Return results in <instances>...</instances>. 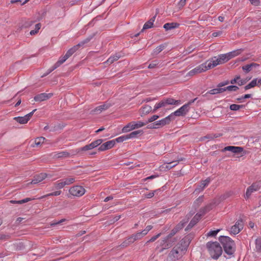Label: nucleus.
<instances>
[{
    "label": "nucleus",
    "instance_id": "obj_1",
    "mask_svg": "<svg viewBox=\"0 0 261 261\" xmlns=\"http://www.w3.org/2000/svg\"><path fill=\"white\" fill-rule=\"evenodd\" d=\"M190 244L188 238L181 240L171 250L167 256L168 261H176L179 259L186 252Z\"/></svg>",
    "mask_w": 261,
    "mask_h": 261
},
{
    "label": "nucleus",
    "instance_id": "obj_2",
    "mask_svg": "<svg viewBox=\"0 0 261 261\" xmlns=\"http://www.w3.org/2000/svg\"><path fill=\"white\" fill-rule=\"evenodd\" d=\"M216 205V201L213 200L211 203L206 205L204 207H203V208L201 209L199 213H197L191 221L190 223L189 224L187 227L188 229L191 228L193 226H194L200 219L202 215L212 210Z\"/></svg>",
    "mask_w": 261,
    "mask_h": 261
},
{
    "label": "nucleus",
    "instance_id": "obj_3",
    "mask_svg": "<svg viewBox=\"0 0 261 261\" xmlns=\"http://www.w3.org/2000/svg\"><path fill=\"white\" fill-rule=\"evenodd\" d=\"M219 241L222 244L225 253L229 255L232 254L235 250L234 242L228 237L221 236Z\"/></svg>",
    "mask_w": 261,
    "mask_h": 261
},
{
    "label": "nucleus",
    "instance_id": "obj_4",
    "mask_svg": "<svg viewBox=\"0 0 261 261\" xmlns=\"http://www.w3.org/2000/svg\"><path fill=\"white\" fill-rule=\"evenodd\" d=\"M206 247L211 256L214 259H217L222 254V249L219 243L215 242H208Z\"/></svg>",
    "mask_w": 261,
    "mask_h": 261
},
{
    "label": "nucleus",
    "instance_id": "obj_5",
    "mask_svg": "<svg viewBox=\"0 0 261 261\" xmlns=\"http://www.w3.org/2000/svg\"><path fill=\"white\" fill-rule=\"evenodd\" d=\"M227 59L224 54H221L218 56L211 58L205 62L209 70L214 68L217 65L227 62Z\"/></svg>",
    "mask_w": 261,
    "mask_h": 261
},
{
    "label": "nucleus",
    "instance_id": "obj_6",
    "mask_svg": "<svg viewBox=\"0 0 261 261\" xmlns=\"http://www.w3.org/2000/svg\"><path fill=\"white\" fill-rule=\"evenodd\" d=\"M180 101L175 100L172 98H164L160 102L156 103L154 106L152 112H155L159 109L161 108H165L168 105H178L180 104Z\"/></svg>",
    "mask_w": 261,
    "mask_h": 261
},
{
    "label": "nucleus",
    "instance_id": "obj_7",
    "mask_svg": "<svg viewBox=\"0 0 261 261\" xmlns=\"http://www.w3.org/2000/svg\"><path fill=\"white\" fill-rule=\"evenodd\" d=\"M68 192L70 195L69 197H80L85 193L86 190L83 186L76 185L71 187Z\"/></svg>",
    "mask_w": 261,
    "mask_h": 261
},
{
    "label": "nucleus",
    "instance_id": "obj_8",
    "mask_svg": "<svg viewBox=\"0 0 261 261\" xmlns=\"http://www.w3.org/2000/svg\"><path fill=\"white\" fill-rule=\"evenodd\" d=\"M195 100L196 98L185 104L177 110L172 113V116L173 115L176 116H185L189 112L190 106L193 103Z\"/></svg>",
    "mask_w": 261,
    "mask_h": 261
},
{
    "label": "nucleus",
    "instance_id": "obj_9",
    "mask_svg": "<svg viewBox=\"0 0 261 261\" xmlns=\"http://www.w3.org/2000/svg\"><path fill=\"white\" fill-rule=\"evenodd\" d=\"M208 70L206 62H204L190 70L187 73V75L192 76Z\"/></svg>",
    "mask_w": 261,
    "mask_h": 261
},
{
    "label": "nucleus",
    "instance_id": "obj_10",
    "mask_svg": "<svg viewBox=\"0 0 261 261\" xmlns=\"http://www.w3.org/2000/svg\"><path fill=\"white\" fill-rule=\"evenodd\" d=\"M79 153V150L75 151V150H71L70 151V152H68L66 151L56 152L54 153L53 156L54 158L56 159L66 158L76 155Z\"/></svg>",
    "mask_w": 261,
    "mask_h": 261
},
{
    "label": "nucleus",
    "instance_id": "obj_11",
    "mask_svg": "<svg viewBox=\"0 0 261 261\" xmlns=\"http://www.w3.org/2000/svg\"><path fill=\"white\" fill-rule=\"evenodd\" d=\"M169 237L168 236L164 239L158 242L157 248H160V252H163L164 250L170 248L172 246V243L169 241Z\"/></svg>",
    "mask_w": 261,
    "mask_h": 261
},
{
    "label": "nucleus",
    "instance_id": "obj_12",
    "mask_svg": "<svg viewBox=\"0 0 261 261\" xmlns=\"http://www.w3.org/2000/svg\"><path fill=\"white\" fill-rule=\"evenodd\" d=\"M244 223L242 220H238L230 228V232L234 235L239 233L243 228Z\"/></svg>",
    "mask_w": 261,
    "mask_h": 261
},
{
    "label": "nucleus",
    "instance_id": "obj_13",
    "mask_svg": "<svg viewBox=\"0 0 261 261\" xmlns=\"http://www.w3.org/2000/svg\"><path fill=\"white\" fill-rule=\"evenodd\" d=\"M171 117L172 114H170L168 116L159 121H156L155 123L153 124V126L151 127L153 128H159L160 126H163L169 124L171 121Z\"/></svg>",
    "mask_w": 261,
    "mask_h": 261
},
{
    "label": "nucleus",
    "instance_id": "obj_14",
    "mask_svg": "<svg viewBox=\"0 0 261 261\" xmlns=\"http://www.w3.org/2000/svg\"><path fill=\"white\" fill-rule=\"evenodd\" d=\"M36 111V109L34 110L33 111L30 112V113L27 114L23 117H16L13 119L17 122L20 124H25L27 123L29 120L31 119L32 116H33L34 113Z\"/></svg>",
    "mask_w": 261,
    "mask_h": 261
},
{
    "label": "nucleus",
    "instance_id": "obj_15",
    "mask_svg": "<svg viewBox=\"0 0 261 261\" xmlns=\"http://www.w3.org/2000/svg\"><path fill=\"white\" fill-rule=\"evenodd\" d=\"M260 187L256 184H253L250 186H249L246 190V193L244 195V198L245 199H248L252 194L258 190H259Z\"/></svg>",
    "mask_w": 261,
    "mask_h": 261
},
{
    "label": "nucleus",
    "instance_id": "obj_16",
    "mask_svg": "<svg viewBox=\"0 0 261 261\" xmlns=\"http://www.w3.org/2000/svg\"><path fill=\"white\" fill-rule=\"evenodd\" d=\"M89 40H87L84 41H82L80 43H79L76 45L74 46L70 49H69L66 53V54L64 55L66 58H67L68 59L72 55H73L79 48V47L83 46L85 43H87Z\"/></svg>",
    "mask_w": 261,
    "mask_h": 261
},
{
    "label": "nucleus",
    "instance_id": "obj_17",
    "mask_svg": "<svg viewBox=\"0 0 261 261\" xmlns=\"http://www.w3.org/2000/svg\"><path fill=\"white\" fill-rule=\"evenodd\" d=\"M115 144V140H110L101 144L98 148L99 151H103L113 148Z\"/></svg>",
    "mask_w": 261,
    "mask_h": 261
},
{
    "label": "nucleus",
    "instance_id": "obj_18",
    "mask_svg": "<svg viewBox=\"0 0 261 261\" xmlns=\"http://www.w3.org/2000/svg\"><path fill=\"white\" fill-rule=\"evenodd\" d=\"M47 177H51L50 175H48L45 173H40L34 177V178L30 182L31 184H36L42 181L43 179Z\"/></svg>",
    "mask_w": 261,
    "mask_h": 261
},
{
    "label": "nucleus",
    "instance_id": "obj_19",
    "mask_svg": "<svg viewBox=\"0 0 261 261\" xmlns=\"http://www.w3.org/2000/svg\"><path fill=\"white\" fill-rule=\"evenodd\" d=\"M243 150V148L242 147L239 146H228L225 147L223 149L222 151H231L234 153H241Z\"/></svg>",
    "mask_w": 261,
    "mask_h": 261
},
{
    "label": "nucleus",
    "instance_id": "obj_20",
    "mask_svg": "<svg viewBox=\"0 0 261 261\" xmlns=\"http://www.w3.org/2000/svg\"><path fill=\"white\" fill-rule=\"evenodd\" d=\"M52 96V93H42L35 96L34 100L36 101H42L50 98Z\"/></svg>",
    "mask_w": 261,
    "mask_h": 261
},
{
    "label": "nucleus",
    "instance_id": "obj_21",
    "mask_svg": "<svg viewBox=\"0 0 261 261\" xmlns=\"http://www.w3.org/2000/svg\"><path fill=\"white\" fill-rule=\"evenodd\" d=\"M210 181L211 179L209 177L204 180H202L201 184L195 189L194 192L197 193L200 191H202L204 189V188L209 184Z\"/></svg>",
    "mask_w": 261,
    "mask_h": 261
},
{
    "label": "nucleus",
    "instance_id": "obj_22",
    "mask_svg": "<svg viewBox=\"0 0 261 261\" xmlns=\"http://www.w3.org/2000/svg\"><path fill=\"white\" fill-rule=\"evenodd\" d=\"M242 49H237L233 50L228 53L224 54L227 59V61H229L231 59L240 55L242 53Z\"/></svg>",
    "mask_w": 261,
    "mask_h": 261
},
{
    "label": "nucleus",
    "instance_id": "obj_23",
    "mask_svg": "<svg viewBox=\"0 0 261 261\" xmlns=\"http://www.w3.org/2000/svg\"><path fill=\"white\" fill-rule=\"evenodd\" d=\"M67 59V58H66L65 56L63 57H61L59 60L53 66L51 67V69L50 70L49 72H51L58 67H59L61 64H62L64 62L66 61V60Z\"/></svg>",
    "mask_w": 261,
    "mask_h": 261
},
{
    "label": "nucleus",
    "instance_id": "obj_24",
    "mask_svg": "<svg viewBox=\"0 0 261 261\" xmlns=\"http://www.w3.org/2000/svg\"><path fill=\"white\" fill-rule=\"evenodd\" d=\"M179 24L177 22L166 23L163 25V28L166 30L169 31L172 29L177 28L179 27Z\"/></svg>",
    "mask_w": 261,
    "mask_h": 261
},
{
    "label": "nucleus",
    "instance_id": "obj_25",
    "mask_svg": "<svg viewBox=\"0 0 261 261\" xmlns=\"http://www.w3.org/2000/svg\"><path fill=\"white\" fill-rule=\"evenodd\" d=\"M187 222L188 221L185 220H182V221H181L172 230V234H174L178 230L181 229L184 227L185 225L187 223Z\"/></svg>",
    "mask_w": 261,
    "mask_h": 261
},
{
    "label": "nucleus",
    "instance_id": "obj_26",
    "mask_svg": "<svg viewBox=\"0 0 261 261\" xmlns=\"http://www.w3.org/2000/svg\"><path fill=\"white\" fill-rule=\"evenodd\" d=\"M143 231L137 232L136 234H132L130 237V239L133 242V243L137 240H140L143 237L145 236V234L143 233Z\"/></svg>",
    "mask_w": 261,
    "mask_h": 261
},
{
    "label": "nucleus",
    "instance_id": "obj_27",
    "mask_svg": "<svg viewBox=\"0 0 261 261\" xmlns=\"http://www.w3.org/2000/svg\"><path fill=\"white\" fill-rule=\"evenodd\" d=\"M45 140H46V139L43 137L37 138L35 140L34 144L32 145V146L33 147H40Z\"/></svg>",
    "mask_w": 261,
    "mask_h": 261
},
{
    "label": "nucleus",
    "instance_id": "obj_28",
    "mask_svg": "<svg viewBox=\"0 0 261 261\" xmlns=\"http://www.w3.org/2000/svg\"><path fill=\"white\" fill-rule=\"evenodd\" d=\"M155 16L151 17L147 22H146L143 26V30L148 29L152 27L153 22L155 19Z\"/></svg>",
    "mask_w": 261,
    "mask_h": 261
},
{
    "label": "nucleus",
    "instance_id": "obj_29",
    "mask_svg": "<svg viewBox=\"0 0 261 261\" xmlns=\"http://www.w3.org/2000/svg\"><path fill=\"white\" fill-rule=\"evenodd\" d=\"M258 66H259V65L256 63H252L250 64H247L245 66H243L242 67V69L246 72H249V71H251V70L252 69V68L253 67H256Z\"/></svg>",
    "mask_w": 261,
    "mask_h": 261
},
{
    "label": "nucleus",
    "instance_id": "obj_30",
    "mask_svg": "<svg viewBox=\"0 0 261 261\" xmlns=\"http://www.w3.org/2000/svg\"><path fill=\"white\" fill-rule=\"evenodd\" d=\"M110 106L111 105L109 103H105V104L100 105L99 106H98L97 107H96L95 109L94 112H99V113L101 112L102 111L108 109L110 107Z\"/></svg>",
    "mask_w": 261,
    "mask_h": 261
},
{
    "label": "nucleus",
    "instance_id": "obj_31",
    "mask_svg": "<svg viewBox=\"0 0 261 261\" xmlns=\"http://www.w3.org/2000/svg\"><path fill=\"white\" fill-rule=\"evenodd\" d=\"M33 23V21L30 19H24L21 20V27L22 28H26L30 27Z\"/></svg>",
    "mask_w": 261,
    "mask_h": 261
},
{
    "label": "nucleus",
    "instance_id": "obj_32",
    "mask_svg": "<svg viewBox=\"0 0 261 261\" xmlns=\"http://www.w3.org/2000/svg\"><path fill=\"white\" fill-rule=\"evenodd\" d=\"M120 58V55L116 54L111 56L106 61V63L109 64H112L114 61H117Z\"/></svg>",
    "mask_w": 261,
    "mask_h": 261
},
{
    "label": "nucleus",
    "instance_id": "obj_33",
    "mask_svg": "<svg viewBox=\"0 0 261 261\" xmlns=\"http://www.w3.org/2000/svg\"><path fill=\"white\" fill-rule=\"evenodd\" d=\"M225 91V89H223V88H219L216 89H213L212 90H210L208 91L207 93L210 94H216L218 93H221Z\"/></svg>",
    "mask_w": 261,
    "mask_h": 261
},
{
    "label": "nucleus",
    "instance_id": "obj_34",
    "mask_svg": "<svg viewBox=\"0 0 261 261\" xmlns=\"http://www.w3.org/2000/svg\"><path fill=\"white\" fill-rule=\"evenodd\" d=\"M55 188L57 190L61 189L65 187L63 179H60L54 184Z\"/></svg>",
    "mask_w": 261,
    "mask_h": 261
},
{
    "label": "nucleus",
    "instance_id": "obj_35",
    "mask_svg": "<svg viewBox=\"0 0 261 261\" xmlns=\"http://www.w3.org/2000/svg\"><path fill=\"white\" fill-rule=\"evenodd\" d=\"M34 199H35V198L31 199L30 198H26L21 200H10V202L13 204H22Z\"/></svg>",
    "mask_w": 261,
    "mask_h": 261
},
{
    "label": "nucleus",
    "instance_id": "obj_36",
    "mask_svg": "<svg viewBox=\"0 0 261 261\" xmlns=\"http://www.w3.org/2000/svg\"><path fill=\"white\" fill-rule=\"evenodd\" d=\"M132 122L133 126V128H134V129L143 127L147 124V123H144L141 121H132Z\"/></svg>",
    "mask_w": 261,
    "mask_h": 261
},
{
    "label": "nucleus",
    "instance_id": "obj_37",
    "mask_svg": "<svg viewBox=\"0 0 261 261\" xmlns=\"http://www.w3.org/2000/svg\"><path fill=\"white\" fill-rule=\"evenodd\" d=\"M165 48V45L161 44L157 46L152 51L153 55H157Z\"/></svg>",
    "mask_w": 261,
    "mask_h": 261
},
{
    "label": "nucleus",
    "instance_id": "obj_38",
    "mask_svg": "<svg viewBox=\"0 0 261 261\" xmlns=\"http://www.w3.org/2000/svg\"><path fill=\"white\" fill-rule=\"evenodd\" d=\"M142 134V131L141 130L134 131L130 134L127 135L128 139H132L137 137L139 135Z\"/></svg>",
    "mask_w": 261,
    "mask_h": 261
},
{
    "label": "nucleus",
    "instance_id": "obj_39",
    "mask_svg": "<svg viewBox=\"0 0 261 261\" xmlns=\"http://www.w3.org/2000/svg\"><path fill=\"white\" fill-rule=\"evenodd\" d=\"M65 186L70 185L75 181V178L73 177H69L66 178L62 179Z\"/></svg>",
    "mask_w": 261,
    "mask_h": 261
},
{
    "label": "nucleus",
    "instance_id": "obj_40",
    "mask_svg": "<svg viewBox=\"0 0 261 261\" xmlns=\"http://www.w3.org/2000/svg\"><path fill=\"white\" fill-rule=\"evenodd\" d=\"M94 148L93 147V146H92V144L90 143L88 145H86L85 146H84V147H82V148H79V149H76L75 150V151H79V153L81 152V151H87V150H91V149H92Z\"/></svg>",
    "mask_w": 261,
    "mask_h": 261
},
{
    "label": "nucleus",
    "instance_id": "obj_41",
    "mask_svg": "<svg viewBox=\"0 0 261 261\" xmlns=\"http://www.w3.org/2000/svg\"><path fill=\"white\" fill-rule=\"evenodd\" d=\"M152 111V107L149 105H145L141 109L142 114L146 115Z\"/></svg>",
    "mask_w": 261,
    "mask_h": 261
},
{
    "label": "nucleus",
    "instance_id": "obj_42",
    "mask_svg": "<svg viewBox=\"0 0 261 261\" xmlns=\"http://www.w3.org/2000/svg\"><path fill=\"white\" fill-rule=\"evenodd\" d=\"M133 126L132 122H131L128 123L125 126H124L122 129V131L123 133H127V132H130V131L133 130L134 128H133Z\"/></svg>",
    "mask_w": 261,
    "mask_h": 261
},
{
    "label": "nucleus",
    "instance_id": "obj_43",
    "mask_svg": "<svg viewBox=\"0 0 261 261\" xmlns=\"http://www.w3.org/2000/svg\"><path fill=\"white\" fill-rule=\"evenodd\" d=\"M257 85V79H253L249 84L245 86L244 89L245 90H248L250 88L254 87Z\"/></svg>",
    "mask_w": 261,
    "mask_h": 261
},
{
    "label": "nucleus",
    "instance_id": "obj_44",
    "mask_svg": "<svg viewBox=\"0 0 261 261\" xmlns=\"http://www.w3.org/2000/svg\"><path fill=\"white\" fill-rule=\"evenodd\" d=\"M255 250L257 252H261V238H259L255 240Z\"/></svg>",
    "mask_w": 261,
    "mask_h": 261
},
{
    "label": "nucleus",
    "instance_id": "obj_45",
    "mask_svg": "<svg viewBox=\"0 0 261 261\" xmlns=\"http://www.w3.org/2000/svg\"><path fill=\"white\" fill-rule=\"evenodd\" d=\"M182 159H178L177 161L168 163L167 164L166 167L167 168H169V169L175 167V166H176L179 163V161H182Z\"/></svg>",
    "mask_w": 261,
    "mask_h": 261
},
{
    "label": "nucleus",
    "instance_id": "obj_46",
    "mask_svg": "<svg viewBox=\"0 0 261 261\" xmlns=\"http://www.w3.org/2000/svg\"><path fill=\"white\" fill-rule=\"evenodd\" d=\"M128 137H127V135H124V136H121L120 137H119L118 138H117L116 139H114V140L115 141V143L117 142L118 143H120V142H122L126 140H128Z\"/></svg>",
    "mask_w": 261,
    "mask_h": 261
},
{
    "label": "nucleus",
    "instance_id": "obj_47",
    "mask_svg": "<svg viewBox=\"0 0 261 261\" xmlns=\"http://www.w3.org/2000/svg\"><path fill=\"white\" fill-rule=\"evenodd\" d=\"M225 89V91L228 90L229 91H236L239 89V87L237 86H229L223 88Z\"/></svg>",
    "mask_w": 261,
    "mask_h": 261
},
{
    "label": "nucleus",
    "instance_id": "obj_48",
    "mask_svg": "<svg viewBox=\"0 0 261 261\" xmlns=\"http://www.w3.org/2000/svg\"><path fill=\"white\" fill-rule=\"evenodd\" d=\"M61 191H55V192L49 193L48 194H46L45 195H44V196L41 197L39 199H41V198H43L44 197H46L47 196H59V195H60L61 194Z\"/></svg>",
    "mask_w": 261,
    "mask_h": 261
},
{
    "label": "nucleus",
    "instance_id": "obj_49",
    "mask_svg": "<svg viewBox=\"0 0 261 261\" xmlns=\"http://www.w3.org/2000/svg\"><path fill=\"white\" fill-rule=\"evenodd\" d=\"M132 243H133V242L130 239V237H129L121 244V246L126 247Z\"/></svg>",
    "mask_w": 261,
    "mask_h": 261
},
{
    "label": "nucleus",
    "instance_id": "obj_50",
    "mask_svg": "<svg viewBox=\"0 0 261 261\" xmlns=\"http://www.w3.org/2000/svg\"><path fill=\"white\" fill-rule=\"evenodd\" d=\"M244 106L243 105H239L236 104H232L230 106V109L232 111H237L240 109L243 108Z\"/></svg>",
    "mask_w": 261,
    "mask_h": 261
},
{
    "label": "nucleus",
    "instance_id": "obj_51",
    "mask_svg": "<svg viewBox=\"0 0 261 261\" xmlns=\"http://www.w3.org/2000/svg\"><path fill=\"white\" fill-rule=\"evenodd\" d=\"M40 28H41V24L40 23L36 24L35 25V29L34 30H32L30 33V34L31 35H35L36 34H37L38 33V31L40 30Z\"/></svg>",
    "mask_w": 261,
    "mask_h": 261
},
{
    "label": "nucleus",
    "instance_id": "obj_52",
    "mask_svg": "<svg viewBox=\"0 0 261 261\" xmlns=\"http://www.w3.org/2000/svg\"><path fill=\"white\" fill-rule=\"evenodd\" d=\"M102 141L103 140L102 139H97L91 143L92 144L93 147L95 148L98 145H100L102 143Z\"/></svg>",
    "mask_w": 261,
    "mask_h": 261
},
{
    "label": "nucleus",
    "instance_id": "obj_53",
    "mask_svg": "<svg viewBox=\"0 0 261 261\" xmlns=\"http://www.w3.org/2000/svg\"><path fill=\"white\" fill-rule=\"evenodd\" d=\"M219 230V229H217L216 230H211L207 233L206 236L207 237H215L217 234Z\"/></svg>",
    "mask_w": 261,
    "mask_h": 261
},
{
    "label": "nucleus",
    "instance_id": "obj_54",
    "mask_svg": "<svg viewBox=\"0 0 261 261\" xmlns=\"http://www.w3.org/2000/svg\"><path fill=\"white\" fill-rule=\"evenodd\" d=\"M187 0H180V1L177 4V7L179 9H182L186 4Z\"/></svg>",
    "mask_w": 261,
    "mask_h": 261
},
{
    "label": "nucleus",
    "instance_id": "obj_55",
    "mask_svg": "<svg viewBox=\"0 0 261 261\" xmlns=\"http://www.w3.org/2000/svg\"><path fill=\"white\" fill-rule=\"evenodd\" d=\"M159 64V62L157 60H155L152 61L151 63L148 65V68L151 69L155 68L158 64Z\"/></svg>",
    "mask_w": 261,
    "mask_h": 261
},
{
    "label": "nucleus",
    "instance_id": "obj_56",
    "mask_svg": "<svg viewBox=\"0 0 261 261\" xmlns=\"http://www.w3.org/2000/svg\"><path fill=\"white\" fill-rule=\"evenodd\" d=\"M161 233H159L157 234L156 235L151 237L150 238V239L147 242V243L154 242L157 239H158L161 236Z\"/></svg>",
    "mask_w": 261,
    "mask_h": 261
},
{
    "label": "nucleus",
    "instance_id": "obj_57",
    "mask_svg": "<svg viewBox=\"0 0 261 261\" xmlns=\"http://www.w3.org/2000/svg\"><path fill=\"white\" fill-rule=\"evenodd\" d=\"M159 116L158 115H153L152 116H151V117H150L147 122H146V123H148V122H152L155 120H156L158 118H159Z\"/></svg>",
    "mask_w": 261,
    "mask_h": 261
},
{
    "label": "nucleus",
    "instance_id": "obj_58",
    "mask_svg": "<svg viewBox=\"0 0 261 261\" xmlns=\"http://www.w3.org/2000/svg\"><path fill=\"white\" fill-rule=\"evenodd\" d=\"M152 228V226L151 225H148L146 227L145 229L143 230V233L145 234V236L148 233V232Z\"/></svg>",
    "mask_w": 261,
    "mask_h": 261
},
{
    "label": "nucleus",
    "instance_id": "obj_59",
    "mask_svg": "<svg viewBox=\"0 0 261 261\" xmlns=\"http://www.w3.org/2000/svg\"><path fill=\"white\" fill-rule=\"evenodd\" d=\"M229 83V82L228 81L223 82H221L217 85V87L222 88V87L228 85Z\"/></svg>",
    "mask_w": 261,
    "mask_h": 261
},
{
    "label": "nucleus",
    "instance_id": "obj_60",
    "mask_svg": "<svg viewBox=\"0 0 261 261\" xmlns=\"http://www.w3.org/2000/svg\"><path fill=\"white\" fill-rule=\"evenodd\" d=\"M156 191H154L153 192H149V193L145 194V197L147 198H150L152 197L154 195V193Z\"/></svg>",
    "mask_w": 261,
    "mask_h": 261
},
{
    "label": "nucleus",
    "instance_id": "obj_61",
    "mask_svg": "<svg viewBox=\"0 0 261 261\" xmlns=\"http://www.w3.org/2000/svg\"><path fill=\"white\" fill-rule=\"evenodd\" d=\"M250 3L252 5L254 6H258L259 4V0H250Z\"/></svg>",
    "mask_w": 261,
    "mask_h": 261
},
{
    "label": "nucleus",
    "instance_id": "obj_62",
    "mask_svg": "<svg viewBox=\"0 0 261 261\" xmlns=\"http://www.w3.org/2000/svg\"><path fill=\"white\" fill-rule=\"evenodd\" d=\"M156 177H158V175H151L150 176H148V177L144 178L143 179V180L144 181H146L148 179H152L156 178Z\"/></svg>",
    "mask_w": 261,
    "mask_h": 261
},
{
    "label": "nucleus",
    "instance_id": "obj_63",
    "mask_svg": "<svg viewBox=\"0 0 261 261\" xmlns=\"http://www.w3.org/2000/svg\"><path fill=\"white\" fill-rule=\"evenodd\" d=\"M203 201V197H199L195 202V204H199V203H201Z\"/></svg>",
    "mask_w": 261,
    "mask_h": 261
},
{
    "label": "nucleus",
    "instance_id": "obj_64",
    "mask_svg": "<svg viewBox=\"0 0 261 261\" xmlns=\"http://www.w3.org/2000/svg\"><path fill=\"white\" fill-rule=\"evenodd\" d=\"M222 34V32L221 31H219V32H214L212 34V36L213 37H217V36H219L220 35H221Z\"/></svg>",
    "mask_w": 261,
    "mask_h": 261
}]
</instances>
